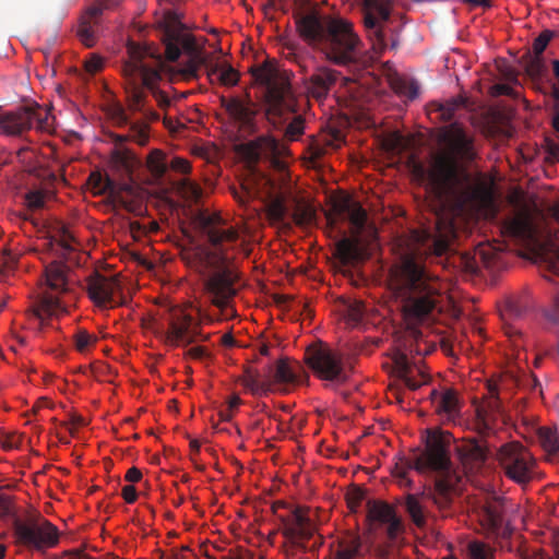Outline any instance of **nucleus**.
Here are the masks:
<instances>
[{
	"mask_svg": "<svg viewBox=\"0 0 559 559\" xmlns=\"http://www.w3.org/2000/svg\"><path fill=\"white\" fill-rule=\"evenodd\" d=\"M19 110H27L31 116L29 127L26 129V131L32 129L35 122H36V128L40 131L49 132L51 130L52 119H51L48 110L43 109L39 106H37L36 108L23 107V108H20Z\"/></svg>",
	"mask_w": 559,
	"mask_h": 559,
	"instance_id": "obj_37",
	"label": "nucleus"
},
{
	"mask_svg": "<svg viewBox=\"0 0 559 559\" xmlns=\"http://www.w3.org/2000/svg\"><path fill=\"white\" fill-rule=\"evenodd\" d=\"M121 0H92L79 20L76 35L87 48L93 47L98 38L99 27L105 11L114 10Z\"/></svg>",
	"mask_w": 559,
	"mask_h": 559,
	"instance_id": "obj_16",
	"label": "nucleus"
},
{
	"mask_svg": "<svg viewBox=\"0 0 559 559\" xmlns=\"http://www.w3.org/2000/svg\"><path fill=\"white\" fill-rule=\"evenodd\" d=\"M390 15L388 0H364V23L376 53H382L388 47L383 23Z\"/></svg>",
	"mask_w": 559,
	"mask_h": 559,
	"instance_id": "obj_14",
	"label": "nucleus"
},
{
	"mask_svg": "<svg viewBox=\"0 0 559 559\" xmlns=\"http://www.w3.org/2000/svg\"><path fill=\"white\" fill-rule=\"evenodd\" d=\"M477 418L485 429L490 430L497 420L504 423L506 411L498 394L496 383H487V395L476 409Z\"/></svg>",
	"mask_w": 559,
	"mask_h": 559,
	"instance_id": "obj_21",
	"label": "nucleus"
},
{
	"mask_svg": "<svg viewBox=\"0 0 559 559\" xmlns=\"http://www.w3.org/2000/svg\"><path fill=\"white\" fill-rule=\"evenodd\" d=\"M142 478V473L141 471L133 466L131 468H129L126 473V476H124V479L129 483H138L140 481Z\"/></svg>",
	"mask_w": 559,
	"mask_h": 559,
	"instance_id": "obj_63",
	"label": "nucleus"
},
{
	"mask_svg": "<svg viewBox=\"0 0 559 559\" xmlns=\"http://www.w3.org/2000/svg\"><path fill=\"white\" fill-rule=\"evenodd\" d=\"M491 95L492 96H502V95H506V96H515V92L513 91V88L508 85V84H495L492 87H491Z\"/></svg>",
	"mask_w": 559,
	"mask_h": 559,
	"instance_id": "obj_57",
	"label": "nucleus"
},
{
	"mask_svg": "<svg viewBox=\"0 0 559 559\" xmlns=\"http://www.w3.org/2000/svg\"><path fill=\"white\" fill-rule=\"evenodd\" d=\"M364 498H365V493L359 488H356L352 492H349L347 495V503H348V507L350 508V510L355 511L359 507V504Z\"/></svg>",
	"mask_w": 559,
	"mask_h": 559,
	"instance_id": "obj_54",
	"label": "nucleus"
},
{
	"mask_svg": "<svg viewBox=\"0 0 559 559\" xmlns=\"http://www.w3.org/2000/svg\"><path fill=\"white\" fill-rule=\"evenodd\" d=\"M218 74V80L223 85L234 86L239 81V73L227 62L217 63L210 70V74Z\"/></svg>",
	"mask_w": 559,
	"mask_h": 559,
	"instance_id": "obj_44",
	"label": "nucleus"
},
{
	"mask_svg": "<svg viewBox=\"0 0 559 559\" xmlns=\"http://www.w3.org/2000/svg\"><path fill=\"white\" fill-rule=\"evenodd\" d=\"M267 372V380L280 385L299 384L307 378L301 365L289 362L286 358L278 359L274 366H269Z\"/></svg>",
	"mask_w": 559,
	"mask_h": 559,
	"instance_id": "obj_23",
	"label": "nucleus"
},
{
	"mask_svg": "<svg viewBox=\"0 0 559 559\" xmlns=\"http://www.w3.org/2000/svg\"><path fill=\"white\" fill-rule=\"evenodd\" d=\"M221 104L228 116L245 132L252 133L255 128L257 104L247 94L245 97H221Z\"/></svg>",
	"mask_w": 559,
	"mask_h": 559,
	"instance_id": "obj_20",
	"label": "nucleus"
},
{
	"mask_svg": "<svg viewBox=\"0 0 559 559\" xmlns=\"http://www.w3.org/2000/svg\"><path fill=\"white\" fill-rule=\"evenodd\" d=\"M421 499L431 500L427 496L420 493H407L404 498L403 507L412 523L420 530L427 525L428 512L421 502Z\"/></svg>",
	"mask_w": 559,
	"mask_h": 559,
	"instance_id": "obj_30",
	"label": "nucleus"
},
{
	"mask_svg": "<svg viewBox=\"0 0 559 559\" xmlns=\"http://www.w3.org/2000/svg\"><path fill=\"white\" fill-rule=\"evenodd\" d=\"M335 214L343 219L349 221L356 230H361L367 221V213L364 207L353 201L350 198L345 197L336 201L333 205Z\"/></svg>",
	"mask_w": 559,
	"mask_h": 559,
	"instance_id": "obj_26",
	"label": "nucleus"
},
{
	"mask_svg": "<svg viewBox=\"0 0 559 559\" xmlns=\"http://www.w3.org/2000/svg\"><path fill=\"white\" fill-rule=\"evenodd\" d=\"M465 100L462 97L451 98L444 103H433L436 111L439 114V118L443 121H451L455 117L457 109L464 107Z\"/></svg>",
	"mask_w": 559,
	"mask_h": 559,
	"instance_id": "obj_43",
	"label": "nucleus"
},
{
	"mask_svg": "<svg viewBox=\"0 0 559 559\" xmlns=\"http://www.w3.org/2000/svg\"><path fill=\"white\" fill-rule=\"evenodd\" d=\"M168 168L173 169L174 171L186 175L190 173L191 164L186 158L174 157L170 164L168 165Z\"/></svg>",
	"mask_w": 559,
	"mask_h": 559,
	"instance_id": "obj_52",
	"label": "nucleus"
},
{
	"mask_svg": "<svg viewBox=\"0 0 559 559\" xmlns=\"http://www.w3.org/2000/svg\"><path fill=\"white\" fill-rule=\"evenodd\" d=\"M252 76L265 86L267 116L282 117L296 110V97L287 80L277 76L275 69L267 63L251 69Z\"/></svg>",
	"mask_w": 559,
	"mask_h": 559,
	"instance_id": "obj_8",
	"label": "nucleus"
},
{
	"mask_svg": "<svg viewBox=\"0 0 559 559\" xmlns=\"http://www.w3.org/2000/svg\"><path fill=\"white\" fill-rule=\"evenodd\" d=\"M194 224L210 246L218 252L223 262L228 259L229 250L243 243L238 228L230 225L219 213L200 211L194 216Z\"/></svg>",
	"mask_w": 559,
	"mask_h": 559,
	"instance_id": "obj_9",
	"label": "nucleus"
},
{
	"mask_svg": "<svg viewBox=\"0 0 559 559\" xmlns=\"http://www.w3.org/2000/svg\"><path fill=\"white\" fill-rule=\"evenodd\" d=\"M394 362L399 377L408 389L417 390L428 382V376H426L420 369L413 367L405 354L396 355Z\"/></svg>",
	"mask_w": 559,
	"mask_h": 559,
	"instance_id": "obj_28",
	"label": "nucleus"
},
{
	"mask_svg": "<svg viewBox=\"0 0 559 559\" xmlns=\"http://www.w3.org/2000/svg\"><path fill=\"white\" fill-rule=\"evenodd\" d=\"M187 355L192 359L202 360L209 356V353L203 346H194L188 349Z\"/></svg>",
	"mask_w": 559,
	"mask_h": 559,
	"instance_id": "obj_59",
	"label": "nucleus"
},
{
	"mask_svg": "<svg viewBox=\"0 0 559 559\" xmlns=\"http://www.w3.org/2000/svg\"><path fill=\"white\" fill-rule=\"evenodd\" d=\"M360 537L356 535H348L338 540L335 559H356L360 555Z\"/></svg>",
	"mask_w": 559,
	"mask_h": 559,
	"instance_id": "obj_35",
	"label": "nucleus"
},
{
	"mask_svg": "<svg viewBox=\"0 0 559 559\" xmlns=\"http://www.w3.org/2000/svg\"><path fill=\"white\" fill-rule=\"evenodd\" d=\"M201 336L200 321L186 310L173 309L168 320V329L164 332L165 342L175 346H188Z\"/></svg>",
	"mask_w": 559,
	"mask_h": 559,
	"instance_id": "obj_15",
	"label": "nucleus"
},
{
	"mask_svg": "<svg viewBox=\"0 0 559 559\" xmlns=\"http://www.w3.org/2000/svg\"><path fill=\"white\" fill-rule=\"evenodd\" d=\"M455 237L454 219L439 213L433 227L412 230L391 282L407 320L420 321L435 309L439 288L426 272L424 260L447 254Z\"/></svg>",
	"mask_w": 559,
	"mask_h": 559,
	"instance_id": "obj_3",
	"label": "nucleus"
},
{
	"mask_svg": "<svg viewBox=\"0 0 559 559\" xmlns=\"http://www.w3.org/2000/svg\"><path fill=\"white\" fill-rule=\"evenodd\" d=\"M29 114L27 110H16L0 115V128L10 135H20L29 127Z\"/></svg>",
	"mask_w": 559,
	"mask_h": 559,
	"instance_id": "obj_31",
	"label": "nucleus"
},
{
	"mask_svg": "<svg viewBox=\"0 0 559 559\" xmlns=\"http://www.w3.org/2000/svg\"><path fill=\"white\" fill-rule=\"evenodd\" d=\"M429 397L436 414L445 421H455L460 417L461 404L457 392L452 388L441 391L431 390Z\"/></svg>",
	"mask_w": 559,
	"mask_h": 559,
	"instance_id": "obj_22",
	"label": "nucleus"
},
{
	"mask_svg": "<svg viewBox=\"0 0 559 559\" xmlns=\"http://www.w3.org/2000/svg\"><path fill=\"white\" fill-rule=\"evenodd\" d=\"M367 520L372 531L382 532L386 542L394 544L405 532V523L394 506L382 500H370L367 506Z\"/></svg>",
	"mask_w": 559,
	"mask_h": 559,
	"instance_id": "obj_12",
	"label": "nucleus"
},
{
	"mask_svg": "<svg viewBox=\"0 0 559 559\" xmlns=\"http://www.w3.org/2000/svg\"><path fill=\"white\" fill-rule=\"evenodd\" d=\"M546 318L554 324L559 325V287L554 295V304L546 312Z\"/></svg>",
	"mask_w": 559,
	"mask_h": 559,
	"instance_id": "obj_53",
	"label": "nucleus"
},
{
	"mask_svg": "<svg viewBox=\"0 0 559 559\" xmlns=\"http://www.w3.org/2000/svg\"><path fill=\"white\" fill-rule=\"evenodd\" d=\"M159 559H187L181 551L171 550L170 554L165 555L163 552L159 554Z\"/></svg>",
	"mask_w": 559,
	"mask_h": 559,
	"instance_id": "obj_64",
	"label": "nucleus"
},
{
	"mask_svg": "<svg viewBox=\"0 0 559 559\" xmlns=\"http://www.w3.org/2000/svg\"><path fill=\"white\" fill-rule=\"evenodd\" d=\"M335 255L344 265H347L357 262L361 252L357 241L343 238L336 243Z\"/></svg>",
	"mask_w": 559,
	"mask_h": 559,
	"instance_id": "obj_34",
	"label": "nucleus"
},
{
	"mask_svg": "<svg viewBox=\"0 0 559 559\" xmlns=\"http://www.w3.org/2000/svg\"><path fill=\"white\" fill-rule=\"evenodd\" d=\"M468 559H493L495 550L480 540H472L467 544Z\"/></svg>",
	"mask_w": 559,
	"mask_h": 559,
	"instance_id": "obj_45",
	"label": "nucleus"
},
{
	"mask_svg": "<svg viewBox=\"0 0 559 559\" xmlns=\"http://www.w3.org/2000/svg\"><path fill=\"white\" fill-rule=\"evenodd\" d=\"M15 264V257L9 252L3 251L0 253V266H3L5 269H12Z\"/></svg>",
	"mask_w": 559,
	"mask_h": 559,
	"instance_id": "obj_61",
	"label": "nucleus"
},
{
	"mask_svg": "<svg viewBox=\"0 0 559 559\" xmlns=\"http://www.w3.org/2000/svg\"><path fill=\"white\" fill-rule=\"evenodd\" d=\"M440 151L429 167L412 158L408 169L414 180L424 185L440 202L453 203L460 211L485 206L491 202V190L484 183L472 181L466 166L477 153L474 138L459 122H452L440 131Z\"/></svg>",
	"mask_w": 559,
	"mask_h": 559,
	"instance_id": "obj_2",
	"label": "nucleus"
},
{
	"mask_svg": "<svg viewBox=\"0 0 559 559\" xmlns=\"http://www.w3.org/2000/svg\"><path fill=\"white\" fill-rule=\"evenodd\" d=\"M13 537L16 546L44 554L58 545L60 534L56 525L38 515L24 520L15 519Z\"/></svg>",
	"mask_w": 559,
	"mask_h": 559,
	"instance_id": "obj_10",
	"label": "nucleus"
},
{
	"mask_svg": "<svg viewBox=\"0 0 559 559\" xmlns=\"http://www.w3.org/2000/svg\"><path fill=\"white\" fill-rule=\"evenodd\" d=\"M63 311L58 296L45 292L32 308L31 318L37 321L38 328L41 329L48 318L58 316Z\"/></svg>",
	"mask_w": 559,
	"mask_h": 559,
	"instance_id": "obj_27",
	"label": "nucleus"
},
{
	"mask_svg": "<svg viewBox=\"0 0 559 559\" xmlns=\"http://www.w3.org/2000/svg\"><path fill=\"white\" fill-rule=\"evenodd\" d=\"M506 475L518 484L531 480L535 461L531 452L520 442L512 441L500 447L497 453Z\"/></svg>",
	"mask_w": 559,
	"mask_h": 559,
	"instance_id": "obj_11",
	"label": "nucleus"
},
{
	"mask_svg": "<svg viewBox=\"0 0 559 559\" xmlns=\"http://www.w3.org/2000/svg\"><path fill=\"white\" fill-rule=\"evenodd\" d=\"M390 84L394 92L401 96L414 99L418 95V84L414 80L395 75L391 78Z\"/></svg>",
	"mask_w": 559,
	"mask_h": 559,
	"instance_id": "obj_39",
	"label": "nucleus"
},
{
	"mask_svg": "<svg viewBox=\"0 0 559 559\" xmlns=\"http://www.w3.org/2000/svg\"><path fill=\"white\" fill-rule=\"evenodd\" d=\"M554 33L549 29L542 32L533 41L534 56H540L552 38Z\"/></svg>",
	"mask_w": 559,
	"mask_h": 559,
	"instance_id": "obj_51",
	"label": "nucleus"
},
{
	"mask_svg": "<svg viewBox=\"0 0 559 559\" xmlns=\"http://www.w3.org/2000/svg\"><path fill=\"white\" fill-rule=\"evenodd\" d=\"M67 272L68 267L62 262L53 261L45 269L46 286L56 292L62 293L67 289Z\"/></svg>",
	"mask_w": 559,
	"mask_h": 559,
	"instance_id": "obj_32",
	"label": "nucleus"
},
{
	"mask_svg": "<svg viewBox=\"0 0 559 559\" xmlns=\"http://www.w3.org/2000/svg\"><path fill=\"white\" fill-rule=\"evenodd\" d=\"M46 192L40 190L28 191L25 194L26 207L31 211L40 210L45 205Z\"/></svg>",
	"mask_w": 559,
	"mask_h": 559,
	"instance_id": "obj_48",
	"label": "nucleus"
},
{
	"mask_svg": "<svg viewBox=\"0 0 559 559\" xmlns=\"http://www.w3.org/2000/svg\"><path fill=\"white\" fill-rule=\"evenodd\" d=\"M146 165L156 179H162L168 170L166 155L159 150H154L148 154Z\"/></svg>",
	"mask_w": 559,
	"mask_h": 559,
	"instance_id": "obj_41",
	"label": "nucleus"
},
{
	"mask_svg": "<svg viewBox=\"0 0 559 559\" xmlns=\"http://www.w3.org/2000/svg\"><path fill=\"white\" fill-rule=\"evenodd\" d=\"M118 122L128 126V133L126 135H116V144H122L126 141H133L140 145H145L148 141V124L142 120L131 121L124 111H120Z\"/></svg>",
	"mask_w": 559,
	"mask_h": 559,
	"instance_id": "obj_29",
	"label": "nucleus"
},
{
	"mask_svg": "<svg viewBox=\"0 0 559 559\" xmlns=\"http://www.w3.org/2000/svg\"><path fill=\"white\" fill-rule=\"evenodd\" d=\"M55 559H93L82 550H68Z\"/></svg>",
	"mask_w": 559,
	"mask_h": 559,
	"instance_id": "obj_60",
	"label": "nucleus"
},
{
	"mask_svg": "<svg viewBox=\"0 0 559 559\" xmlns=\"http://www.w3.org/2000/svg\"><path fill=\"white\" fill-rule=\"evenodd\" d=\"M86 289L90 298L98 307L110 308L120 306L123 304L122 298L117 299L121 295V284L116 276H104L99 273H94L88 277Z\"/></svg>",
	"mask_w": 559,
	"mask_h": 559,
	"instance_id": "obj_18",
	"label": "nucleus"
},
{
	"mask_svg": "<svg viewBox=\"0 0 559 559\" xmlns=\"http://www.w3.org/2000/svg\"><path fill=\"white\" fill-rule=\"evenodd\" d=\"M73 240H74L73 236L63 227L61 229L60 243L66 251L72 250V241Z\"/></svg>",
	"mask_w": 559,
	"mask_h": 559,
	"instance_id": "obj_62",
	"label": "nucleus"
},
{
	"mask_svg": "<svg viewBox=\"0 0 559 559\" xmlns=\"http://www.w3.org/2000/svg\"><path fill=\"white\" fill-rule=\"evenodd\" d=\"M480 524L488 537L508 538L511 534L509 526L504 523V499L490 497L483 504L480 512Z\"/></svg>",
	"mask_w": 559,
	"mask_h": 559,
	"instance_id": "obj_19",
	"label": "nucleus"
},
{
	"mask_svg": "<svg viewBox=\"0 0 559 559\" xmlns=\"http://www.w3.org/2000/svg\"><path fill=\"white\" fill-rule=\"evenodd\" d=\"M338 79V73L329 68H318L308 79L305 80L307 93L318 99H324Z\"/></svg>",
	"mask_w": 559,
	"mask_h": 559,
	"instance_id": "obj_24",
	"label": "nucleus"
},
{
	"mask_svg": "<svg viewBox=\"0 0 559 559\" xmlns=\"http://www.w3.org/2000/svg\"><path fill=\"white\" fill-rule=\"evenodd\" d=\"M537 437L543 449L551 455L559 453V436L556 429L550 427H540Z\"/></svg>",
	"mask_w": 559,
	"mask_h": 559,
	"instance_id": "obj_38",
	"label": "nucleus"
},
{
	"mask_svg": "<svg viewBox=\"0 0 559 559\" xmlns=\"http://www.w3.org/2000/svg\"><path fill=\"white\" fill-rule=\"evenodd\" d=\"M239 381L253 395L267 394L272 391V381L267 378L261 380L260 371L257 369L246 368Z\"/></svg>",
	"mask_w": 559,
	"mask_h": 559,
	"instance_id": "obj_33",
	"label": "nucleus"
},
{
	"mask_svg": "<svg viewBox=\"0 0 559 559\" xmlns=\"http://www.w3.org/2000/svg\"><path fill=\"white\" fill-rule=\"evenodd\" d=\"M295 22L304 41L332 63L348 66L360 59L362 41L349 21L311 10L297 13Z\"/></svg>",
	"mask_w": 559,
	"mask_h": 559,
	"instance_id": "obj_6",
	"label": "nucleus"
},
{
	"mask_svg": "<svg viewBox=\"0 0 559 559\" xmlns=\"http://www.w3.org/2000/svg\"><path fill=\"white\" fill-rule=\"evenodd\" d=\"M73 340L75 348L80 353H84L92 344L96 342L97 338L94 335L87 333L85 330H79L74 334Z\"/></svg>",
	"mask_w": 559,
	"mask_h": 559,
	"instance_id": "obj_49",
	"label": "nucleus"
},
{
	"mask_svg": "<svg viewBox=\"0 0 559 559\" xmlns=\"http://www.w3.org/2000/svg\"><path fill=\"white\" fill-rule=\"evenodd\" d=\"M286 147L271 135H261L242 145V154L249 164L266 158L280 173L275 179L262 176L265 188L266 210L271 221L283 223L290 215L296 225L308 226L316 219V210L311 204L293 194L286 165L280 157Z\"/></svg>",
	"mask_w": 559,
	"mask_h": 559,
	"instance_id": "obj_4",
	"label": "nucleus"
},
{
	"mask_svg": "<svg viewBox=\"0 0 559 559\" xmlns=\"http://www.w3.org/2000/svg\"><path fill=\"white\" fill-rule=\"evenodd\" d=\"M501 234L520 243H528L534 240L535 231L527 214L521 213L506 219L501 225Z\"/></svg>",
	"mask_w": 559,
	"mask_h": 559,
	"instance_id": "obj_25",
	"label": "nucleus"
},
{
	"mask_svg": "<svg viewBox=\"0 0 559 559\" xmlns=\"http://www.w3.org/2000/svg\"><path fill=\"white\" fill-rule=\"evenodd\" d=\"M450 445L449 432L428 430L425 449L414 452L409 457L401 459L393 469V475L399 479L400 485L408 488L413 486V480L408 478L411 469L418 473L428 471L438 473L433 487L424 490L423 496L430 498L440 510L448 509L452 504L460 479L452 468Z\"/></svg>",
	"mask_w": 559,
	"mask_h": 559,
	"instance_id": "obj_5",
	"label": "nucleus"
},
{
	"mask_svg": "<svg viewBox=\"0 0 559 559\" xmlns=\"http://www.w3.org/2000/svg\"><path fill=\"white\" fill-rule=\"evenodd\" d=\"M103 59L96 55H91V57L85 61V69L90 73H96L103 68Z\"/></svg>",
	"mask_w": 559,
	"mask_h": 559,
	"instance_id": "obj_55",
	"label": "nucleus"
},
{
	"mask_svg": "<svg viewBox=\"0 0 559 559\" xmlns=\"http://www.w3.org/2000/svg\"><path fill=\"white\" fill-rule=\"evenodd\" d=\"M159 27L166 59L175 62L185 53L187 60L175 68L166 64L160 56L153 55L150 48H141L134 44L129 47L130 58L123 64L129 108L134 114H141L142 121L146 123L159 120V115L147 106L146 91L151 92L162 110H167L173 100L157 87L159 81L164 76H168L171 82L197 80L201 67L207 63L204 48L187 31L176 12H167Z\"/></svg>",
	"mask_w": 559,
	"mask_h": 559,
	"instance_id": "obj_1",
	"label": "nucleus"
},
{
	"mask_svg": "<svg viewBox=\"0 0 559 559\" xmlns=\"http://www.w3.org/2000/svg\"><path fill=\"white\" fill-rule=\"evenodd\" d=\"M273 513L283 524L282 534L287 539L286 556L289 559H316L323 545L317 526L301 507L289 508L284 501L272 504Z\"/></svg>",
	"mask_w": 559,
	"mask_h": 559,
	"instance_id": "obj_7",
	"label": "nucleus"
},
{
	"mask_svg": "<svg viewBox=\"0 0 559 559\" xmlns=\"http://www.w3.org/2000/svg\"><path fill=\"white\" fill-rule=\"evenodd\" d=\"M178 190L189 201H199L202 197V189L190 179L183 178L178 182Z\"/></svg>",
	"mask_w": 559,
	"mask_h": 559,
	"instance_id": "obj_47",
	"label": "nucleus"
},
{
	"mask_svg": "<svg viewBox=\"0 0 559 559\" xmlns=\"http://www.w3.org/2000/svg\"><path fill=\"white\" fill-rule=\"evenodd\" d=\"M305 360L320 379L338 382L347 379L342 355L322 343L310 345L305 353Z\"/></svg>",
	"mask_w": 559,
	"mask_h": 559,
	"instance_id": "obj_13",
	"label": "nucleus"
},
{
	"mask_svg": "<svg viewBox=\"0 0 559 559\" xmlns=\"http://www.w3.org/2000/svg\"><path fill=\"white\" fill-rule=\"evenodd\" d=\"M236 275L227 266H221L204 280L205 293L211 302L222 310L229 307L231 299L236 296Z\"/></svg>",
	"mask_w": 559,
	"mask_h": 559,
	"instance_id": "obj_17",
	"label": "nucleus"
},
{
	"mask_svg": "<svg viewBox=\"0 0 559 559\" xmlns=\"http://www.w3.org/2000/svg\"><path fill=\"white\" fill-rule=\"evenodd\" d=\"M294 115L292 121L286 127L285 136L289 141H297L305 132V119L301 115L297 114V109L294 112L285 114L280 119L288 120V117ZM278 118V116H272Z\"/></svg>",
	"mask_w": 559,
	"mask_h": 559,
	"instance_id": "obj_42",
	"label": "nucleus"
},
{
	"mask_svg": "<svg viewBox=\"0 0 559 559\" xmlns=\"http://www.w3.org/2000/svg\"><path fill=\"white\" fill-rule=\"evenodd\" d=\"M525 72L532 78H539L544 72V62L540 56H533L526 52L521 61Z\"/></svg>",
	"mask_w": 559,
	"mask_h": 559,
	"instance_id": "obj_46",
	"label": "nucleus"
},
{
	"mask_svg": "<svg viewBox=\"0 0 559 559\" xmlns=\"http://www.w3.org/2000/svg\"><path fill=\"white\" fill-rule=\"evenodd\" d=\"M134 155L126 148H115L111 153V163L114 166L126 174H131L135 165Z\"/></svg>",
	"mask_w": 559,
	"mask_h": 559,
	"instance_id": "obj_40",
	"label": "nucleus"
},
{
	"mask_svg": "<svg viewBox=\"0 0 559 559\" xmlns=\"http://www.w3.org/2000/svg\"><path fill=\"white\" fill-rule=\"evenodd\" d=\"M466 455L471 461H473L476 465L483 464L487 459L486 449L479 444L478 442H472L466 450Z\"/></svg>",
	"mask_w": 559,
	"mask_h": 559,
	"instance_id": "obj_50",
	"label": "nucleus"
},
{
	"mask_svg": "<svg viewBox=\"0 0 559 559\" xmlns=\"http://www.w3.org/2000/svg\"><path fill=\"white\" fill-rule=\"evenodd\" d=\"M121 495L127 503H133L138 498V492L133 485L124 486L122 488Z\"/></svg>",
	"mask_w": 559,
	"mask_h": 559,
	"instance_id": "obj_58",
	"label": "nucleus"
},
{
	"mask_svg": "<svg viewBox=\"0 0 559 559\" xmlns=\"http://www.w3.org/2000/svg\"><path fill=\"white\" fill-rule=\"evenodd\" d=\"M88 183L96 194L115 195L117 193L116 181L100 171H93L88 177Z\"/></svg>",
	"mask_w": 559,
	"mask_h": 559,
	"instance_id": "obj_36",
	"label": "nucleus"
},
{
	"mask_svg": "<svg viewBox=\"0 0 559 559\" xmlns=\"http://www.w3.org/2000/svg\"><path fill=\"white\" fill-rule=\"evenodd\" d=\"M364 316V305L355 302L348 307V318L354 322H359Z\"/></svg>",
	"mask_w": 559,
	"mask_h": 559,
	"instance_id": "obj_56",
	"label": "nucleus"
}]
</instances>
